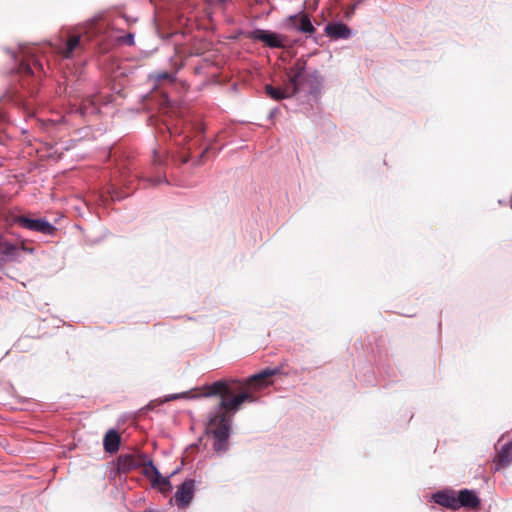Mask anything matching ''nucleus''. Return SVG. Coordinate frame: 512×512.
<instances>
[{"label":"nucleus","instance_id":"1","mask_svg":"<svg viewBox=\"0 0 512 512\" xmlns=\"http://www.w3.org/2000/svg\"><path fill=\"white\" fill-rule=\"evenodd\" d=\"M279 372V369L266 368L249 377L244 385L233 380L231 382L216 381L207 386V396L221 398L206 427L207 433L214 438L213 448L217 453L225 452L228 448L230 435L228 413L237 411L245 401L253 402L255 399L249 389H261L267 386L270 383L269 379Z\"/></svg>","mask_w":512,"mask_h":512},{"label":"nucleus","instance_id":"2","mask_svg":"<svg viewBox=\"0 0 512 512\" xmlns=\"http://www.w3.org/2000/svg\"><path fill=\"white\" fill-rule=\"evenodd\" d=\"M305 62L297 60L294 66L288 72V81L281 87H274L272 85H266L265 91L267 95L274 100H282L285 98L292 97L301 89L307 87L311 93L319 90L320 83H318V72L315 71L310 75L305 76Z\"/></svg>","mask_w":512,"mask_h":512},{"label":"nucleus","instance_id":"3","mask_svg":"<svg viewBox=\"0 0 512 512\" xmlns=\"http://www.w3.org/2000/svg\"><path fill=\"white\" fill-rule=\"evenodd\" d=\"M12 223L24 229L39 232L44 235H54L56 227L45 219H33L25 215H16L12 218Z\"/></svg>","mask_w":512,"mask_h":512},{"label":"nucleus","instance_id":"4","mask_svg":"<svg viewBox=\"0 0 512 512\" xmlns=\"http://www.w3.org/2000/svg\"><path fill=\"white\" fill-rule=\"evenodd\" d=\"M87 42L85 35L69 34L66 41L56 47L57 53L63 58L70 59L79 54Z\"/></svg>","mask_w":512,"mask_h":512},{"label":"nucleus","instance_id":"5","mask_svg":"<svg viewBox=\"0 0 512 512\" xmlns=\"http://www.w3.org/2000/svg\"><path fill=\"white\" fill-rule=\"evenodd\" d=\"M147 461V455L137 451L134 454H122L117 458L118 470L127 473L140 468Z\"/></svg>","mask_w":512,"mask_h":512},{"label":"nucleus","instance_id":"6","mask_svg":"<svg viewBox=\"0 0 512 512\" xmlns=\"http://www.w3.org/2000/svg\"><path fill=\"white\" fill-rule=\"evenodd\" d=\"M247 37L251 40H257L263 42L270 48H282L284 47L283 39L279 34L268 30L255 29L247 34Z\"/></svg>","mask_w":512,"mask_h":512},{"label":"nucleus","instance_id":"7","mask_svg":"<svg viewBox=\"0 0 512 512\" xmlns=\"http://www.w3.org/2000/svg\"><path fill=\"white\" fill-rule=\"evenodd\" d=\"M194 496V481L188 479L184 481L175 493V502L178 507H187Z\"/></svg>","mask_w":512,"mask_h":512},{"label":"nucleus","instance_id":"8","mask_svg":"<svg viewBox=\"0 0 512 512\" xmlns=\"http://www.w3.org/2000/svg\"><path fill=\"white\" fill-rule=\"evenodd\" d=\"M480 506V499L472 490H460L457 495V509L464 507L468 509H478Z\"/></svg>","mask_w":512,"mask_h":512},{"label":"nucleus","instance_id":"9","mask_svg":"<svg viewBox=\"0 0 512 512\" xmlns=\"http://www.w3.org/2000/svg\"><path fill=\"white\" fill-rule=\"evenodd\" d=\"M325 33L333 40L348 39L351 36V29L342 22H333L326 25Z\"/></svg>","mask_w":512,"mask_h":512},{"label":"nucleus","instance_id":"10","mask_svg":"<svg viewBox=\"0 0 512 512\" xmlns=\"http://www.w3.org/2000/svg\"><path fill=\"white\" fill-rule=\"evenodd\" d=\"M435 503L445 508L457 510V495L453 490L439 491L433 494Z\"/></svg>","mask_w":512,"mask_h":512},{"label":"nucleus","instance_id":"11","mask_svg":"<svg viewBox=\"0 0 512 512\" xmlns=\"http://www.w3.org/2000/svg\"><path fill=\"white\" fill-rule=\"evenodd\" d=\"M496 470L507 467L512 463V442L502 446L493 460Z\"/></svg>","mask_w":512,"mask_h":512},{"label":"nucleus","instance_id":"12","mask_svg":"<svg viewBox=\"0 0 512 512\" xmlns=\"http://www.w3.org/2000/svg\"><path fill=\"white\" fill-rule=\"evenodd\" d=\"M120 444H121L120 434L114 429L108 430L103 439L104 450L107 453L114 454L119 450Z\"/></svg>","mask_w":512,"mask_h":512},{"label":"nucleus","instance_id":"13","mask_svg":"<svg viewBox=\"0 0 512 512\" xmlns=\"http://www.w3.org/2000/svg\"><path fill=\"white\" fill-rule=\"evenodd\" d=\"M290 19L293 21V24L298 31L309 35L315 32V27L313 26L308 15L303 14L299 17H291Z\"/></svg>","mask_w":512,"mask_h":512},{"label":"nucleus","instance_id":"14","mask_svg":"<svg viewBox=\"0 0 512 512\" xmlns=\"http://www.w3.org/2000/svg\"><path fill=\"white\" fill-rule=\"evenodd\" d=\"M19 246L12 244L0 237V255L9 259H16L19 256Z\"/></svg>","mask_w":512,"mask_h":512},{"label":"nucleus","instance_id":"15","mask_svg":"<svg viewBox=\"0 0 512 512\" xmlns=\"http://www.w3.org/2000/svg\"><path fill=\"white\" fill-rule=\"evenodd\" d=\"M143 468V474L145 477L149 478L151 482L155 477L160 478V472L153 464V461L147 456V461L144 462V465L141 466Z\"/></svg>","mask_w":512,"mask_h":512},{"label":"nucleus","instance_id":"16","mask_svg":"<svg viewBox=\"0 0 512 512\" xmlns=\"http://www.w3.org/2000/svg\"><path fill=\"white\" fill-rule=\"evenodd\" d=\"M152 486L159 488V490L164 494L172 490V485L170 483L169 478L163 477L161 474L160 478H154V480L152 481Z\"/></svg>","mask_w":512,"mask_h":512},{"label":"nucleus","instance_id":"17","mask_svg":"<svg viewBox=\"0 0 512 512\" xmlns=\"http://www.w3.org/2000/svg\"><path fill=\"white\" fill-rule=\"evenodd\" d=\"M34 69L42 70V64L37 60H33L32 65L25 61H22L19 65V72L21 74L32 75L34 74Z\"/></svg>","mask_w":512,"mask_h":512},{"label":"nucleus","instance_id":"18","mask_svg":"<svg viewBox=\"0 0 512 512\" xmlns=\"http://www.w3.org/2000/svg\"><path fill=\"white\" fill-rule=\"evenodd\" d=\"M190 157L189 149H183L180 152H177L172 155V160L174 162H179L180 164L187 163Z\"/></svg>","mask_w":512,"mask_h":512},{"label":"nucleus","instance_id":"19","mask_svg":"<svg viewBox=\"0 0 512 512\" xmlns=\"http://www.w3.org/2000/svg\"><path fill=\"white\" fill-rule=\"evenodd\" d=\"M153 79L157 83H160L162 81L172 82L174 80V75L169 72H157L153 75Z\"/></svg>","mask_w":512,"mask_h":512},{"label":"nucleus","instance_id":"20","mask_svg":"<svg viewBox=\"0 0 512 512\" xmlns=\"http://www.w3.org/2000/svg\"><path fill=\"white\" fill-rule=\"evenodd\" d=\"M152 162L154 165H161L164 163V157L157 150L153 151Z\"/></svg>","mask_w":512,"mask_h":512},{"label":"nucleus","instance_id":"21","mask_svg":"<svg viewBox=\"0 0 512 512\" xmlns=\"http://www.w3.org/2000/svg\"><path fill=\"white\" fill-rule=\"evenodd\" d=\"M124 41L129 44V45H133L134 44V36L133 34H128L125 36L124 38Z\"/></svg>","mask_w":512,"mask_h":512},{"label":"nucleus","instance_id":"22","mask_svg":"<svg viewBox=\"0 0 512 512\" xmlns=\"http://www.w3.org/2000/svg\"><path fill=\"white\" fill-rule=\"evenodd\" d=\"M19 248H20V249H22L23 251H25V252H29V253H32V252L34 251V249H33V248H29V247H27V246L24 244V242H22V245H21V247H19Z\"/></svg>","mask_w":512,"mask_h":512},{"label":"nucleus","instance_id":"23","mask_svg":"<svg viewBox=\"0 0 512 512\" xmlns=\"http://www.w3.org/2000/svg\"><path fill=\"white\" fill-rule=\"evenodd\" d=\"M229 0H216V3L221 6V7H225L226 6V3L228 2Z\"/></svg>","mask_w":512,"mask_h":512},{"label":"nucleus","instance_id":"24","mask_svg":"<svg viewBox=\"0 0 512 512\" xmlns=\"http://www.w3.org/2000/svg\"><path fill=\"white\" fill-rule=\"evenodd\" d=\"M207 152H208V149H205V150L203 151V153H202L201 157H203V156H204V154H206Z\"/></svg>","mask_w":512,"mask_h":512}]
</instances>
